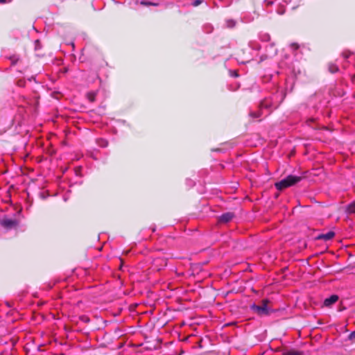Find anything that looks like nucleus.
Masks as SVG:
<instances>
[{
	"label": "nucleus",
	"mask_w": 355,
	"mask_h": 355,
	"mask_svg": "<svg viewBox=\"0 0 355 355\" xmlns=\"http://www.w3.org/2000/svg\"><path fill=\"white\" fill-rule=\"evenodd\" d=\"M302 180V176L289 175L285 178L276 182L275 186L277 190L282 191L288 187L293 186Z\"/></svg>",
	"instance_id": "obj_1"
},
{
	"label": "nucleus",
	"mask_w": 355,
	"mask_h": 355,
	"mask_svg": "<svg viewBox=\"0 0 355 355\" xmlns=\"http://www.w3.org/2000/svg\"><path fill=\"white\" fill-rule=\"evenodd\" d=\"M269 303H270L269 300L263 299L259 305L255 304L250 305V309L260 317L267 316L271 312V309L268 306Z\"/></svg>",
	"instance_id": "obj_2"
},
{
	"label": "nucleus",
	"mask_w": 355,
	"mask_h": 355,
	"mask_svg": "<svg viewBox=\"0 0 355 355\" xmlns=\"http://www.w3.org/2000/svg\"><path fill=\"white\" fill-rule=\"evenodd\" d=\"M19 222L15 218H3L0 220V225L6 230H12L19 226Z\"/></svg>",
	"instance_id": "obj_3"
},
{
	"label": "nucleus",
	"mask_w": 355,
	"mask_h": 355,
	"mask_svg": "<svg viewBox=\"0 0 355 355\" xmlns=\"http://www.w3.org/2000/svg\"><path fill=\"white\" fill-rule=\"evenodd\" d=\"M234 216L235 215L233 212L224 213L220 216H219L218 222L220 223H227L231 221Z\"/></svg>",
	"instance_id": "obj_4"
},
{
	"label": "nucleus",
	"mask_w": 355,
	"mask_h": 355,
	"mask_svg": "<svg viewBox=\"0 0 355 355\" xmlns=\"http://www.w3.org/2000/svg\"><path fill=\"white\" fill-rule=\"evenodd\" d=\"M335 236V233L333 231H329L326 234H319L316 239L318 240H324V241H329L332 239Z\"/></svg>",
	"instance_id": "obj_5"
},
{
	"label": "nucleus",
	"mask_w": 355,
	"mask_h": 355,
	"mask_svg": "<svg viewBox=\"0 0 355 355\" xmlns=\"http://www.w3.org/2000/svg\"><path fill=\"white\" fill-rule=\"evenodd\" d=\"M338 296L337 295H332L329 297L326 298L324 301V305L325 306H330L338 300Z\"/></svg>",
	"instance_id": "obj_6"
},
{
	"label": "nucleus",
	"mask_w": 355,
	"mask_h": 355,
	"mask_svg": "<svg viewBox=\"0 0 355 355\" xmlns=\"http://www.w3.org/2000/svg\"><path fill=\"white\" fill-rule=\"evenodd\" d=\"M346 211L349 214H355V200L347 206Z\"/></svg>",
	"instance_id": "obj_7"
},
{
	"label": "nucleus",
	"mask_w": 355,
	"mask_h": 355,
	"mask_svg": "<svg viewBox=\"0 0 355 355\" xmlns=\"http://www.w3.org/2000/svg\"><path fill=\"white\" fill-rule=\"evenodd\" d=\"M282 355H303V353L295 349H290L284 351Z\"/></svg>",
	"instance_id": "obj_8"
},
{
	"label": "nucleus",
	"mask_w": 355,
	"mask_h": 355,
	"mask_svg": "<svg viewBox=\"0 0 355 355\" xmlns=\"http://www.w3.org/2000/svg\"><path fill=\"white\" fill-rule=\"evenodd\" d=\"M328 69H329V71L331 73H334L338 71V70H339L338 67L336 64H334V63H329L328 64Z\"/></svg>",
	"instance_id": "obj_9"
},
{
	"label": "nucleus",
	"mask_w": 355,
	"mask_h": 355,
	"mask_svg": "<svg viewBox=\"0 0 355 355\" xmlns=\"http://www.w3.org/2000/svg\"><path fill=\"white\" fill-rule=\"evenodd\" d=\"M250 116L252 119L258 118V117H259L261 116V112L260 111H258V112H251L250 113Z\"/></svg>",
	"instance_id": "obj_10"
},
{
	"label": "nucleus",
	"mask_w": 355,
	"mask_h": 355,
	"mask_svg": "<svg viewBox=\"0 0 355 355\" xmlns=\"http://www.w3.org/2000/svg\"><path fill=\"white\" fill-rule=\"evenodd\" d=\"M80 320L85 323H89L90 322L89 318L87 315H81Z\"/></svg>",
	"instance_id": "obj_11"
},
{
	"label": "nucleus",
	"mask_w": 355,
	"mask_h": 355,
	"mask_svg": "<svg viewBox=\"0 0 355 355\" xmlns=\"http://www.w3.org/2000/svg\"><path fill=\"white\" fill-rule=\"evenodd\" d=\"M203 2V0H195L191 3L193 6L197 7Z\"/></svg>",
	"instance_id": "obj_12"
},
{
	"label": "nucleus",
	"mask_w": 355,
	"mask_h": 355,
	"mask_svg": "<svg viewBox=\"0 0 355 355\" xmlns=\"http://www.w3.org/2000/svg\"><path fill=\"white\" fill-rule=\"evenodd\" d=\"M291 47L296 51L299 49L300 46L297 43H292L291 44Z\"/></svg>",
	"instance_id": "obj_13"
},
{
	"label": "nucleus",
	"mask_w": 355,
	"mask_h": 355,
	"mask_svg": "<svg viewBox=\"0 0 355 355\" xmlns=\"http://www.w3.org/2000/svg\"><path fill=\"white\" fill-rule=\"evenodd\" d=\"M348 338L349 340L355 339V330L349 334Z\"/></svg>",
	"instance_id": "obj_14"
},
{
	"label": "nucleus",
	"mask_w": 355,
	"mask_h": 355,
	"mask_svg": "<svg viewBox=\"0 0 355 355\" xmlns=\"http://www.w3.org/2000/svg\"><path fill=\"white\" fill-rule=\"evenodd\" d=\"M141 3L145 6L155 5V3H153L149 1H141Z\"/></svg>",
	"instance_id": "obj_15"
},
{
	"label": "nucleus",
	"mask_w": 355,
	"mask_h": 355,
	"mask_svg": "<svg viewBox=\"0 0 355 355\" xmlns=\"http://www.w3.org/2000/svg\"><path fill=\"white\" fill-rule=\"evenodd\" d=\"M343 56L346 58H347L349 57V54H347V53H343Z\"/></svg>",
	"instance_id": "obj_16"
},
{
	"label": "nucleus",
	"mask_w": 355,
	"mask_h": 355,
	"mask_svg": "<svg viewBox=\"0 0 355 355\" xmlns=\"http://www.w3.org/2000/svg\"><path fill=\"white\" fill-rule=\"evenodd\" d=\"M7 1L6 0H0V3H6Z\"/></svg>",
	"instance_id": "obj_17"
},
{
	"label": "nucleus",
	"mask_w": 355,
	"mask_h": 355,
	"mask_svg": "<svg viewBox=\"0 0 355 355\" xmlns=\"http://www.w3.org/2000/svg\"><path fill=\"white\" fill-rule=\"evenodd\" d=\"M352 80H355V74L353 76V77H352Z\"/></svg>",
	"instance_id": "obj_18"
},
{
	"label": "nucleus",
	"mask_w": 355,
	"mask_h": 355,
	"mask_svg": "<svg viewBox=\"0 0 355 355\" xmlns=\"http://www.w3.org/2000/svg\"><path fill=\"white\" fill-rule=\"evenodd\" d=\"M90 101H94V97H93V98H92V97H90Z\"/></svg>",
	"instance_id": "obj_19"
},
{
	"label": "nucleus",
	"mask_w": 355,
	"mask_h": 355,
	"mask_svg": "<svg viewBox=\"0 0 355 355\" xmlns=\"http://www.w3.org/2000/svg\"><path fill=\"white\" fill-rule=\"evenodd\" d=\"M90 101H94V97H93V98H92V97H90Z\"/></svg>",
	"instance_id": "obj_20"
}]
</instances>
